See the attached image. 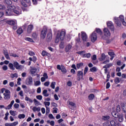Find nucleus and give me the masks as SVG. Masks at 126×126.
<instances>
[{
  "label": "nucleus",
  "mask_w": 126,
  "mask_h": 126,
  "mask_svg": "<svg viewBox=\"0 0 126 126\" xmlns=\"http://www.w3.org/2000/svg\"><path fill=\"white\" fill-rule=\"evenodd\" d=\"M13 64L14 67L16 69H23L24 68V66L19 64L17 62H14Z\"/></svg>",
  "instance_id": "39448f33"
},
{
  "label": "nucleus",
  "mask_w": 126,
  "mask_h": 126,
  "mask_svg": "<svg viewBox=\"0 0 126 126\" xmlns=\"http://www.w3.org/2000/svg\"><path fill=\"white\" fill-rule=\"evenodd\" d=\"M21 4L23 6H24V7H27V4L25 2H24L23 1H21Z\"/></svg>",
  "instance_id": "13d9d810"
},
{
  "label": "nucleus",
  "mask_w": 126,
  "mask_h": 126,
  "mask_svg": "<svg viewBox=\"0 0 126 126\" xmlns=\"http://www.w3.org/2000/svg\"><path fill=\"white\" fill-rule=\"evenodd\" d=\"M96 32L99 35H102V31L100 29H96Z\"/></svg>",
  "instance_id": "a18cd8bd"
},
{
  "label": "nucleus",
  "mask_w": 126,
  "mask_h": 126,
  "mask_svg": "<svg viewBox=\"0 0 126 126\" xmlns=\"http://www.w3.org/2000/svg\"><path fill=\"white\" fill-rule=\"evenodd\" d=\"M107 25L108 28L110 29L112 31H114V24L111 21H108L107 22Z\"/></svg>",
  "instance_id": "ddd939ff"
},
{
  "label": "nucleus",
  "mask_w": 126,
  "mask_h": 126,
  "mask_svg": "<svg viewBox=\"0 0 126 126\" xmlns=\"http://www.w3.org/2000/svg\"><path fill=\"white\" fill-rule=\"evenodd\" d=\"M119 18L123 25H124V26H126V21H125V17H124L123 15H120L119 17Z\"/></svg>",
  "instance_id": "2eb2a0df"
},
{
  "label": "nucleus",
  "mask_w": 126,
  "mask_h": 126,
  "mask_svg": "<svg viewBox=\"0 0 126 126\" xmlns=\"http://www.w3.org/2000/svg\"><path fill=\"white\" fill-rule=\"evenodd\" d=\"M42 94L44 97H49V94H48V91L47 90H43Z\"/></svg>",
  "instance_id": "bb28decb"
},
{
  "label": "nucleus",
  "mask_w": 126,
  "mask_h": 126,
  "mask_svg": "<svg viewBox=\"0 0 126 126\" xmlns=\"http://www.w3.org/2000/svg\"><path fill=\"white\" fill-rule=\"evenodd\" d=\"M32 37L33 39H37L38 37V33H37L36 32H33L32 34Z\"/></svg>",
  "instance_id": "2f4dec72"
},
{
  "label": "nucleus",
  "mask_w": 126,
  "mask_h": 126,
  "mask_svg": "<svg viewBox=\"0 0 126 126\" xmlns=\"http://www.w3.org/2000/svg\"><path fill=\"white\" fill-rule=\"evenodd\" d=\"M50 87L52 88V89H55L56 87V82H52L51 84Z\"/></svg>",
  "instance_id": "ea45409f"
},
{
  "label": "nucleus",
  "mask_w": 126,
  "mask_h": 126,
  "mask_svg": "<svg viewBox=\"0 0 126 126\" xmlns=\"http://www.w3.org/2000/svg\"><path fill=\"white\" fill-rule=\"evenodd\" d=\"M67 103L68 105L69 109H71V110H74L76 108V105L73 102L68 100Z\"/></svg>",
  "instance_id": "423d86ee"
},
{
  "label": "nucleus",
  "mask_w": 126,
  "mask_h": 126,
  "mask_svg": "<svg viewBox=\"0 0 126 126\" xmlns=\"http://www.w3.org/2000/svg\"><path fill=\"white\" fill-rule=\"evenodd\" d=\"M111 87V84H110V82H107L106 84V89H109Z\"/></svg>",
  "instance_id": "680f3d73"
},
{
  "label": "nucleus",
  "mask_w": 126,
  "mask_h": 126,
  "mask_svg": "<svg viewBox=\"0 0 126 126\" xmlns=\"http://www.w3.org/2000/svg\"><path fill=\"white\" fill-rule=\"evenodd\" d=\"M41 55L43 57H45V56H47L48 55V52L46 51H42Z\"/></svg>",
  "instance_id": "3c124183"
},
{
  "label": "nucleus",
  "mask_w": 126,
  "mask_h": 126,
  "mask_svg": "<svg viewBox=\"0 0 126 126\" xmlns=\"http://www.w3.org/2000/svg\"><path fill=\"white\" fill-rule=\"evenodd\" d=\"M108 55L111 56L110 60L111 61H113L114 58H115V53L113 52H109Z\"/></svg>",
  "instance_id": "5701e85b"
},
{
  "label": "nucleus",
  "mask_w": 126,
  "mask_h": 126,
  "mask_svg": "<svg viewBox=\"0 0 126 126\" xmlns=\"http://www.w3.org/2000/svg\"><path fill=\"white\" fill-rule=\"evenodd\" d=\"M14 107L15 109H18L19 108V104L17 103H15L14 104Z\"/></svg>",
  "instance_id": "0e129e2a"
},
{
  "label": "nucleus",
  "mask_w": 126,
  "mask_h": 126,
  "mask_svg": "<svg viewBox=\"0 0 126 126\" xmlns=\"http://www.w3.org/2000/svg\"><path fill=\"white\" fill-rule=\"evenodd\" d=\"M25 101H28L30 103H33V100L29 98L28 96H26L25 98Z\"/></svg>",
  "instance_id": "e433bc0d"
},
{
  "label": "nucleus",
  "mask_w": 126,
  "mask_h": 126,
  "mask_svg": "<svg viewBox=\"0 0 126 126\" xmlns=\"http://www.w3.org/2000/svg\"><path fill=\"white\" fill-rule=\"evenodd\" d=\"M11 78H14V77H18V74L17 73L11 74Z\"/></svg>",
  "instance_id": "de8ad7c7"
},
{
  "label": "nucleus",
  "mask_w": 126,
  "mask_h": 126,
  "mask_svg": "<svg viewBox=\"0 0 126 126\" xmlns=\"http://www.w3.org/2000/svg\"><path fill=\"white\" fill-rule=\"evenodd\" d=\"M11 92L9 90L5 89V94H10Z\"/></svg>",
  "instance_id": "338daca9"
},
{
  "label": "nucleus",
  "mask_w": 126,
  "mask_h": 126,
  "mask_svg": "<svg viewBox=\"0 0 126 126\" xmlns=\"http://www.w3.org/2000/svg\"><path fill=\"white\" fill-rule=\"evenodd\" d=\"M53 38V33H52V32H50L47 36V42H50L52 41V39Z\"/></svg>",
  "instance_id": "4468645a"
},
{
  "label": "nucleus",
  "mask_w": 126,
  "mask_h": 126,
  "mask_svg": "<svg viewBox=\"0 0 126 126\" xmlns=\"http://www.w3.org/2000/svg\"><path fill=\"white\" fill-rule=\"evenodd\" d=\"M2 69H3V70H4V71L7 70V69H8L7 66H6L5 65H3L2 67Z\"/></svg>",
  "instance_id": "774afa93"
},
{
  "label": "nucleus",
  "mask_w": 126,
  "mask_h": 126,
  "mask_svg": "<svg viewBox=\"0 0 126 126\" xmlns=\"http://www.w3.org/2000/svg\"><path fill=\"white\" fill-rule=\"evenodd\" d=\"M65 35H66L65 30H62L60 32L57 33L55 38V43H59L60 41H63Z\"/></svg>",
  "instance_id": "f257e3e1"
},
{
  "label": "nucleus",
  "mask_w": 126,
  "mask_h": 126,
  "mask_svg": "<svg viewBox=\"0 0 126 126\" xmlns=\"http://www.w3.org/2000/svg\"><path fill=\"white\" fill-rule=\"evenodd\" d=\"M36 99H37L38 100H42V99H43V96L41 95H37Z\"/></svg>",
  "instance_id": "bf43d9fd"
},
{
  "label": "nucleus",
  "mask_w": 126,
  "mask_h": 126,
  "mask_svg": "<svg viewBox=\"0 0 126 126\" xmlns=\"http://www.w3.org/2000/svg\"><path fill=\"white\" fill-rule=\"evenodd\" d=\"M11 126H15L18 125V122H15L12 123H11Z\"/></svg>",
  "instance_id": "e2e57ef3"
},
{
  "label": "nucleus",
  "mask_w": 126,
  "mask_h": 126,
  "mask_svg": "<svg viewBox=\"0 0 126 126\" xmlns=\"http://www.w3.org/2000/svg\"><path fill=\"white\" fill-rule=\"evenodd\" d=\"M33 28H34V26H33V25H29L27 29V32L29 34H30V33L32 32V30H33Z\"/></svg>",
  "instance_id": "dca6fc26"
},
{
  "label": "nucleus",
  "mask_w": 126,
  "mask_h": 126,
  "mask_svg": "<svg viewBox=\"0 0 126 126\" xmlns=\"http://www.w3.org/2000/svg\"><path fill=\"white\" fill-rule=\"evenodd\" d=\"M114 22L116 24H117V26H119V27H120V26H122V23H121V22L119 20L118 18L115 17L114 18Z\"/></svg>",
  "instance_id": "f3484780"
},
{
  "label": "nucleus",
  "mask_w": 126,
  "mask_h": 126,
  "mask_svg": "<svg viewBox=\"0 0 126 126\" xmlns=\"http://www.w3.org/2000/svg\"><path fill=\"white\" fill-rule=\"evenodd\" d=\"M10 114L11 115V116H13V117H15V116L16 115V111L11 110L10 111Z\"/></svg>",
  "instance_id": "49530a36"
},
{
  "label": "nucleus",
  "mask_w": 126,
  "mask_h": 126,
  "mask_svg": "<svg viewBox=\"0 0 126 126\" xmlns=\"http://www.w3.org/2000/svg\"><path fill=\"white\" fill-rule=\"evenodd\" d=\"M90 71L92 72H96L97 71V68L95 67H93L92 68H90Z\"/></svg>",
  "instance_id": "c03bdc74"
},
{
  "label": "nucleus",
  "mask_w": 126,
  "mask_h": 126,
  "mask_svg": "<svg viewBox=\"0 0 126 126\" xmlns=\"http://www.w3.org/2000/svg\"><path fill=\"white\" fill-rule=\"evenodd\" d=\"M36 71H37V69L35 68L32 69L31 70V73L32 75V76H35V73H36Z\"/></svg>",
  "instance_id": "f704fd0d"
},
{
  "label": "nucleus",
  "mask_w": 126,
  "mask_h": 126,
  "mask_svg": "<svg viewBox=\"0 0 126 126\" xmlns=\"http://www.w3.org/2000/svg\"><path fill=\"white\" fill-rule=\"evenodd\" d=\"M94 98H95V95H94V94H90L89 96H88V98L89 99L92 100H93V99H94Z\"/></svg>",
  "instance_id": "473e14b6"
},
{
  "label": "nucleus",
  "mask_w": 126,
  "mask_h": 126,
  "mask_svg": "<svg viewBox=\"0 0 126 126\" xmlns=\"http://www.w3.org/2000/svg\"><path fill=\"white\" fill-rule=\"evenodd\" d=\"M33 102H34V103H36L35 104V106H38V105H39V101H38L37 99H33Z\"/></svg>",
  "instance_id": "052dcab7"
},
{
  "label": "nucleus",
  "mask_w": 126,
  "mask_h": 126,
  "mask_svg": "<svg viewBox=\"0 0 126 126\" xmlns=\"http://www.w3.org/2000/svg\"><path fill=\"white\" fill-rule=\"evenodd\" d=\"M72 46L70 44H68L65 48V51L66 53L69 52L70 50L71 49Z\"/></svg>",
  "instance_id": "aec40b11"
},
{
  "label": "nucleus",
  "mask_w": 126,
  "mask_h": 126,
  "mask_svg": "<svg viewBox=\"0 0 126 126\" xmlns=\"http://www.w3.org/2000/svg\"><path fill=\"white\" fill-rule=\"evenodd\" d=\"M29 56H31V57H32L33 56H35V53L33 51H29Z\"/></svg>",
  "instance_id": "5fc2aeb1"
},
{
  "label": "nucleus",
  "mask_w": 126,
  "mask_h": 126,
  "mask_svg": "<svg viewBox=\"0 0 126 126\" xmlns=\"http://www.w3.org/2000/svg\"><path fill=\"white\" fill-rule=\"evenodd\" d=\"M60 49H63L64 48V43L63 42H62L59 45Z\"/></svg>",
  "instance_id": "8fccbe9b"
},
{
  "label": "nucleus",
  "mask_w": 126,
  "mask_h": 126,
  "mask_svg": "<svg viewBox=\"0 0 126 126\" xmlns=\"http://www.w3.org/2000/svg\"><path fill=\"white\" fill-rule=\"evenodd\" d=\"M13 8L11 7V6H10L9 8H8L6 10V15L10 16L11 15H14L13 14Z\"/></svg>",
  "instance_id": "1a4fd4ad"
},
{
  "label": "nucleus",
  "mask_w": 126,
  "mask_h": 126,
  "mask_svg": "<svg viewBox=\"0 0 126 126\" xmlns=\"http://www.w3.org/2000/svg\"><path fill=\"white\" fill-rule=\"evenodd\" d=\"M82 78H83V72L82 71H78L77 72V80L80 81Z\"/></svg>",
  "instance_id": "9d476101"
},
{
  "label": "nucleus",
  "mask_w": 126,
  "mask_h": 126,
  "mask_svg": "<svg viewBox=\"0 0 126 126\" xmlns=\"http://www.w3.org/2000/svg\"><path fill=\"white\" fill-rule=\"evenodd\" d=\"M26 84L27 85H30L31 86L33 84V78L31 76H29L28 78L26 80Z\"/></svg>",
  "instance_id": "6e6552de"
},
{
  "label": "nucleus",
  "mask_w": 126,
  "mask_h": 126,
  "mask_svg": "<svg viewBox=\"0 0 126 126\" xmlns=\"http://www.w3.org/2000/svg\"><path fill=\"white\" fill-rule=\"evenodd\" d=\"M84 65V64L83 63H77L76 66L78 69H79V68H80V67H82V66H83Z\"/></svg>",
  "instance_id": "7c9ffc66"
},
{
  "label": "nucleus",
  "mask_w": 126,
  "mask_h": 126,
  "mask_svg": "<svg viewBox=\"0 0 126 126\" xmlns=\"http://www.w3.org/2000/svg\"><path fill=\"white\" fill-rule=\"evenodd\" d=\"M77 53L78 54V55H80V56H81L82 58H84V55H85V54H86V51H85V50L78 51L77 52Z\"/></svg>",
  "instance_id": "412c9836"
},
{
  "label": "nucleus",
  "mask_w": 126,
  "mask_h": 126,
  "mask_svg": "<svg viewBox=\"0 0 126 126\" xmlns=\"http://www.w3.org/2000/svg\"><path fill=\"white\" fill-rule=\"evenodd\" d=\"M18 118L19 119H20V120H21V119H25V115L24 114H19L18 116Z\"/></svg>",
  "instance_id": "a19ab883"
},
{
  "label": "nucleus",
  "mask_w": 126,
  "mask_h": 126,
  "mask_svg": "<svg viewBox=\"0 0 126 126\" xmlns=\"http://www.w3.org/2000/svg\"><path fill=\"white\" fill-rule=\"evenodd\" d=\"M44 86H46V87H48L50 85V82L47 81L44 83Z\"/></svg>",
  "instance_id": "69168bd1"
},
{
  "label": "nucleus",
  "mask_w": 126,
  "mask_h": 126,
  "mask_svg": "<svg viewBox=\"0 0 126 126\" xmlns=\"http://www.w3.org/2000/svg\"><path fill=\"white\" fill-rule=\"evenodd\" d=\"M44 104L46 108H47V107H49V106L51 105V103L50 102H47V101H44Z\"/></svg>",
  "instance_id": "09e8293b"
},
{
  "label": "nucleus",
  "mask_w": 126,
  "mask_h": 126,
  "mask_svg": "<svg viewBox=\"0 0 126 126\" xmlns=\"http://www.w3.org/2000/svg\"><path fill=\"white\" fill-rule=\"evenodd\" d=\"M61 71L62 72H63L64 74L66 73V72H67V71L66 70V69H65V67H64V66H63V65H61Z\"/></svg>",
  "instance_id": "393cba45"
},
{
  "label": "nucleus",
  "mask_w": 126,
  "mask_h": 126,
  "mask_svg": "<svg viewBox=\"0 0 126 126\" xmlns=\"http://www.w3.org/2000/svg\"><path fill=\"white\" fill-rule=\"evenodd\" d=\"M23 33V30H22V28H20L17 30V33L18 34V35H21Z\"/></svg>",
  "instance_id": "a878e982"
},
{
  "label": "nucleus",
  "mask_w": 126,
  "mask_h": 126,
  "mask_svg": "<svg viewBox=\"0 0 126 126\" xmlns=\"http://www.w3.org/2000/svg\"><path fill=\"white\" fill-rule=\"evenodd\" d=\"M19 95L22 97L21 99L22 100L24 99V95L23 94V91H20V92L19 93Z\"/></svg>",
  "instance_id": "4c0bfd02"
},
{
  "label": "nucleus",
  "mask_w": 126,
  "mask_h": 126,
  "mask_svg": "<svg viewBox=\"0 0 126 126\" xmlns=\"http://www.w3.org/2000/svg\"><path fill=\"white\" fill-rule=\"evenodd\" d=\"M110 123L111 126H121V124L118 123V121L116 119H114L113 120L110 121Z\"/></svg>",
  "instance_id": "9b49d317"
},
{
  "label": "nucleus",
  "mask_w": 126,
  "mask_h": 126,
  "mask_svg": "<svg viewBox=\"0 0 126 126\" xmlns=\"http://www.w3.org/2000/svg\"><path fill=\"white\" fill-rule=\"evenodd\" d=\"M34 86H39V85H41V82L40 80L36 81L34 83Z\"/></svg>",
  "instance_id": "58836bf2"
},
{
  "label": "nucleus",
  "mask_w": 126,
  "mask_h": 126,
  "mask_svg": "<svg viewBox=\"0 0 126 126\" xmlns=\"http://www.w3.org/2000/svg\"><path fill=\"white\" fill-rule=\"evenodd\" d=\"M88 71V67L86 66L84 69V75H85V74H86V73H87Z\"/></svg>",
  "instance_id": "6e6d98bb"
},
{
  "label": "nucleus",
  "mask_w": 126,
  "mask_h": 126,
  "mask_svg": "<svg viewBox=\"0 0 126 126\" xmlns=\"http://www.w3.org/2000/svg\"><path fill=\"white\" fill-rule=\"evenodd\" d=\"M91 41L93 43H94L97 40V34L96 32H94L90 35Z\"/></svg>",
  "instance_id": "0eeeda50"
},
{
  "label": "nucleus",
  "mask_w": 126,
  "mask_h": 126,
  "mask_svg": "<svg viewBox=\"0 0 126 126\" xmlns=\"http://www.w3.org/2000/svg\"><path fill=\"white\" fill-rule=\"evenodd\" d=\"M25 40L26 41H28V42H32V43H34L33 39L30 37H25Z\"/></svg>",
  "instance_id": "c9c22d12"
},
{
  "label": "nucleus",
  "mask_w": 126,
  "mask_h": 126,
  "mask_svg": "<svg viewBox=\"0 0 126 126\" xmlns=\"http://www.w3.org/2000/svg\"><path fill=\"white\" fill-rule=\"evenodd\" d=\"M6 23L9 24V25H15V24H16V20L7 21Z\"/></svg>",
  "instance_id": "a211bd4d"
},
{
  "label": "nucleus",
  "mask_w": 126,
  "mask_h": 126,
  "mask_svg": "<svg viewBox=\"0 0 126 126\" xmlns=\"http://www.w3.org/2000/svg\"><path fill=\"white\" fill-rule=\"evenodd\" d=\"M114 82L116 83V84H118V83H120V78L119 77H116L114 80Z\"/></svg>",
  "instance_id": "37998d69"
},
{
  "label": "nucleus",
  "mask_w": 126,
  "mask_h": 126,
  "mask_svg": "<svg viewBox=\"0 0 126 126\" xmlns=\"http://www.w3.org/2000/svg\"><path fill=\"white\" fill-rule=\"evenodd\" d=\"M8 67L12 70H15V68L14 67V65L12 63H9L8 64Z\"/></svg>",
  "instance_id": "cd10ccee"
},
{
  "label": "nucleus",
  "mask_w": 126,
  "mask_h": 126,
  "mask_svg": "<svg viewBox=\"0 0 126 126\" xmlns=\"http://www.w3.org/2000/svg\"><path fill=\"white\" fill-rule=\"evenodd\" d=\"M12 8H13V14H16V15H19L21 14V9L19 7H15V6H11Z\"/></svg>",
  "instance_id": "f03ea898"
},
{
  "label": "nucleus",
  "mask_w": 126,
  "mask_h": 126,
  "mask_svg": "<svg viewBox=\"0 0 126 126\" xmlns=\"http://www.w3.org/2000/svg\"><path fill=\"white\" fill-rule=\"evenodd\" d=\"M47 33H48V30L47 29V28H44L42 29L40 34V38L42 39H45V38H46Z\"/></svg>",
  "instance_id": "7ed1b4c3"
},
{
  "label": "nucleus",
  "mask_w": 126,
  "mask_h": 126,
  "mask_svg": "<svg viewBox=\"0 0 126 126\" xmlns=\"http://www.w3.org/2000/svg\"><path fill=\"white\" fill-rule=\"evenodd\" d=\"M118 118V121L120 122V123H123L124 122V116L121 115V114H119L118 115V117H117Z\"/></svg>",
  "instance_id": "4be33fe9"
},
{
  "label": "nucleus",
  "mask_w": 126,
  "mask_h": 126,
  "mask_svg": "<svg viewBox=\"0 0 126 126\" xmlns=\"http://www.w3.org/2000/svg\"><path fill=\"white\" fill-rule=\"evenodd\" d=\"M5 9V6L4 5L0 4V10H4Z\"/></svg>",
  "instance_id": "603ef678"
},
{
  "label": "nucleus",
  "mask_w": 126,
  "mask_h": 126,
  "mask_svg": "<svg viewBox=\"0 0 126 126\" xmlns=\"http://www.w3.org/2000/svg\"><path fill=\"white\" fill-rule=\"evenodd\" d=\"M111 114L113 117H114V118H116V119L119 117V115H120L116 112H112Z\"/></svg>",
  "instance_id": "72a5a7b5"
},
{
  "label": "nucleus",
  "mask_w": 126,
  "mask_h": 126,
  "mask_svg": "<svg viewBox=\"0 0 126 126\" xmlns=\"http://www.w3.org/2000/svg\"><path fill=\"white\" fill-rule=\"evenodd\" d=\"M105 59H106V55H105L104 54H102L101 55V58L100 61H104L105 60Z\"/></svg>",
  "instance_id": "4d7b16f0"
},
{
  "label": "nucleus",
  "mask_w": 126,
  "mask_h": 126,
  "mask_svg": "<svg viewBox=\"0 0 126 126\" xmlns=\"http://www.w3.org/2000/svg\"><path fill=\"white\" fill-rule=\"evenodd\" d=\"M91 57V54L90 53H85V55H84V57L83 58H87V59H89Z\"/></svg>",
  "instance_id": "79ce46f5"
},
{
  "label": "nucleus",
  "mask_w": 126,
  "mask_h": 126,
  "mask_svg": "<svg viewBox=\"0 0 126 126\" xmlns=\"http://www.w3.org/2000/svg\"><path fill=\"white\" fill-rule=\"evenodd\" d=\"M32 111L33 112H40L41 111V108L40 107H37L34 106L32 108Z\"/></svg>",
  "instance_id": "b1692460"
},
{
  "label": "nucleus",
  "mask_w": 126,
  "mask_h": 126,
  "mask_svg": "<svg viewBox=\"0 0 126 126\" xmlns=\"http://www.w3.org/2000/svg\"><path fill=\"white\" fill-rule=\"evenodd\" d=\"M92 61H96L97 60V56L96 55H94L93 57H91Z\"/></svg>",
  "instance_id": "864d4df0"
},
{
  "label": "nucleus",
  "mask_w": 126,
  "mask_h": 126,
  "mask_svg": "<svg viewBox=\"0 0 126 126\" xmlns=\"http://www.w3.org/2000/svg\"><path fill=\"white\" fill-rule=\"evenodd\" d=\"M103 32L104 36H105L106 37H110V36H111V32H110V31H109V30H108V29L104 28L103 29Z\"/></svg>",
  "instance_id": "f8f14e48"
},
{
  "label": "nucleus",
  "mask_w": 126,
  "mask_h": 126,
  "mask_svg": "<svg viewBox=\"0 0 126 126\" xmlns=\"http://www.w3.org/2000/svg\"><path fill=\"white\" fill-rule=\"evenodd\" d=\"M102 119L103 121H109L110 120V116H103L102 117Z\"/></svg>",
  "instance_id": "c85d7f7f"
},
{
  "label": "nucleus",
  "mask_w": 126,
  "mask_h": 126,
  "mask_svg": "<svg viewBox=\"0 0 126 126\" xmlns=\"http://www.w3.org/2000/svg\"><path fill=\"white\" fill-rule=\"evenodd\" d=\"M81 38L83 42H87L88 41V36L86 32H81Z\"/></svg>",
  "instance_id": "20e7f679"
},
{
  "label": "nucleus",
  "mask_w": 126,
  "mask_h": 126,
  "mask_svg": "<svg viewBox=\"0 0 126 126\" xmlns=\"http://www.w3.org/2000/svg\"><path fill=\"white\" fill-rule=\"evenodd\" d=\"M3 95L4 96V99H5V100H9V99H10L11 97V95H10V94L4 93Z\"/></svg>",
  "instance_id": "6ab92c4d"
},
{
  "label": "nucleus",
  "mask_w": 126,
  "mask_h": 126,
  "mask_svg": "<svg viewBox=\"0 0 126 126\" xmlns=\"http://www.w3.org/2000/svg\"><path fill=\"white\" fill-rule=\"evenodd\" d=\"M4 3L5 4H7V5H10L11 4H12V1L10 0H5Z\"/></svg>",
  "instance_id": "c756f323"
}]
</instances>
